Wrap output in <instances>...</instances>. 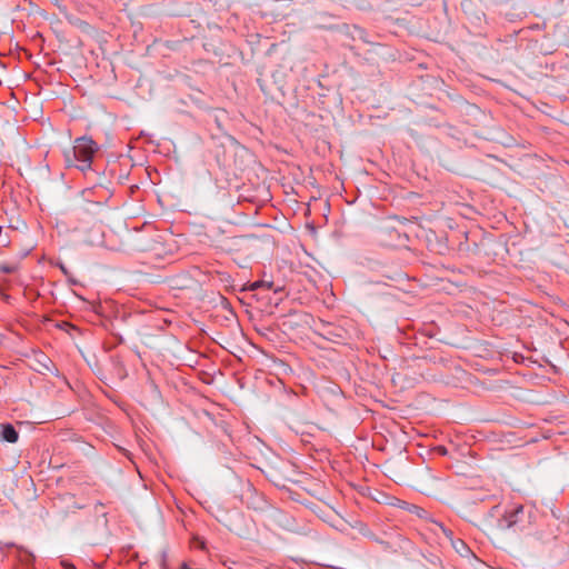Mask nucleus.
Returning <instances> with one entry per match:
<instances>
[{
    "mask_svg": "<svg viewBox=\"0 0 569 569\" xmlns=\"http://www.w3.org/2000/svg\"><path fill=\"white\" fill-rule=\"evenodd\" d=\"M523 517V507L517 506L506 511L497 521H486L485 531L495 546L510 549L516 542L517 531L521 529Z\"/></svg>",
    "mask_w": 569,
    "mask_h": 569,
    "instance_id": "1",
    "label": "nucleus"
},
{
    "mask_svg": "<svg viewBox=\"0 0 569 569\" xmlns=\"http://www.w3.org/2000/svg\"><path fill=\"white\" fill-rule=\"evenodd\" d=\"M98 151L97 143L88 137L76 139L74 146L71 150L73 159H70L69 153H66L69 164H74L81 171H87L91 168L93 154Z\"/></svg>",
    "mask_w": 569,
    "mask_h": 569,
    "instance_id": "2",
    "label": "nucleus"
},
{
    "mask_svg": "<svg viewBox=\"0 0 569 569\" xmlns=\"http://www.w3.org/2000/svg\"><path fill=\"white\" fill-rule=\"evenodd\" d=\"M2 477V489L7 492H13L14 489L19 486V482H21L23 486L32 482L31 477L27 472H21L19 476L18 472L12 469L3 470Z\"/></svg>",
    "mask_w": 569,
    "mask_h": 569,
    "instance_id": "3",
    "label": "nucleus"
},
{
    "mask_svg": "<svg viewBox=\"0 0 569 569\" xmlns=\"http://www.w3.org/2000/svg\"><path fill=\"white\" fill-rule=\"evenodd\" d=\"M437 526L439 527L440 531L445 535L446 539L450 542L452 549H455V551L458 555H460L463 558L475 557L473 552L463 540L453 537L452 531L445 528L442 525L438 523Z\"/></svg>",
    "mask_w": 569,
    "mask_h": 569,
    "instance_id": "4",
    "label": "nucleus"
},
{
    "mask_svg": "<svg viewBox=\"0 0 569 569\" xmlns=\"http://www.w3.org/2000/svg\"><path fill=\"white\" fill-rule=\"evenodd\" d=\"M249 497L247 503L254 510L263 511L267 507V502L262 496L258 495L253 489L248 490Z\"/></svg>",
    "mask_w": 569,
    "mask_h": 569,
    "instance_id": "5",
    "label": "nucleus"
},
{
    "mask_svg": "<svg viewBox=\"0 0 569 569\" xmlns=\"http://www.w3.org/2000/svg\"><path fill=\"white\" fill-rule=\"evenodd\" d=\"M19 435L12 425H0V440L14 443Z\"/></svg>",
    "mask_w": 569,
    "mask_h": 569,
    "instance_id": "6",
    "label": "nucleus"
},
{
    "mask_svg": "<svg viewBox=\"0 0 569 569\" xmlns=\"http://www.w3.org/2000/svg\"><path fill=\"white\" fill-rule=\"evenodd\" d=\"M83 210L93 216H100L106 211V207L99 201H87L83 206Z\"/></svg>",
    "mask_w": 569,
    "mask_h": 569,
    "instance_id": "7",
    "label": "nucleus"
},
{
    "mask_svg": "<svg viewBox=\"0 0 569 569\" xmlns=\"http://www.w3.org/2000/svg\"><path fill=\"white\" fill-rule=\"evenodd\" d=\"M383 502L389 506H395V507H398L401 509H406L408 506V502L400 500L396 497H389V496H386V499L383 500Z\"/></svg>",
    "mask_w": 569,
    "mask_h": 569,
    "instance_id": "8",
    "label": "nucleus"
},
{
    "mask_svg": "<svg viewBox=\"0 0 569 569\" xmlns=\"http://www.w3.org/2000/svg\"><path fill=\"white\" fill-rule=\"evenodd\" d=\"M406 509H408L410 512L416 513L419 517H422L426 513V511L420 507L410 503H408Z\"/></svg>",
    "mask_w": 569,
    "mask_h": 569,
    "instance_id": "9",
    "label": "nucleus"
},
{
    "mask_svg": "<svg viewBox=\"0 0 569 569\" xmlns=\"http://www.w3.org/2000/svg\"><path fill=\"white\" fill-rule=\"evenodd\" d=\"M261 286H267L268 288H270L271 283H264V282H261V281H256L254 283L251 284V289L256 290V289L260 288Z\"/></svg>",
    "mask_w": 569,
    "mask_h": 569,
    "instance_id": "10",
    "label": "nucleus"
},
{
    "mask_svg": "<svg viewBox=\"0 0 569 569\" xmlns=\"http://www.w3.org/2000/svg\"><path fill=\"white\" fill-rule=\"evenodd\" d=\"M67 568L68 569H76L73 565H68Z\"/></svg>",
    "mask_w": 569,
    "mask_h": 569,
    "instance_id": "11",
    "label": "nucleus"
},
{
    "mask_svg": "<svg viewBox=\"0 0 569 569\" xmlns=\"http://www.w3.org/2000/svg\"><path fill=\"white\" fill-rule=\"evenodd\" d=\"M3 270H4L6 272H10V271H11V269H10V268H3Z\"/></svg>",
    "mask_w": 569,
    "mask_h": 569,
    "instance_id": "12",
    "label": "nucleus"
},
{
    "mask_svg": "<svg viewBox=\"0 0 569 569\" xmlns=\"http://www.w3.org/2000/svg\"><path fill=\"white\" fill-rule=\"evenodd\" d=\"M182 569H188V567L186 565L182 566Z\"/></svg>",
    "mask_w": 569,
    "mask_h": 569,
    "instance_id": "13",
    "label": "nucleus"
}]
</instances>
